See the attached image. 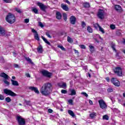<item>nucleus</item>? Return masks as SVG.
I'll return each mask as SVG.
<instances>
[{
	"mask_svg": "<svg viewBox=\"0 0 125 125\" xmlns=\"http://www.w3.org/2000/svg\"><path fill=\"white\" fill-rule=\"evenodd\" d=\"M51 86H52V85L50 83H44L41 88L40 91L41 93H42V95L47 96V95H49V93H50Z\"/></svg>",
	"mask_w": 125,
	"mask_h": 125,
	"instance_id": "nucleus-1",
	"label": "nucleus"
},
{
	"mask_svg": "<svg viewBox=\"0 0 125 125\" xmlns=\"http://www.w3.org/2000/svg\"><path fill=\"white\" fill-rule=\"evenodd\" d=\"M6 21L10 24H13L15 22V16L13 14L9 13L7 15L6 18Z\"/></svg>",
	"mask_w": 125,
	"mask_h": 125,
	"instance_id": "nucleus-2",
	"label": "nucleus"
},
{
	"mask_svg": "<svg viewBox=\"0 0 125 125\" xmlns=\"http://www.w3.org/2000/svg\"><path fill=\"white\" fill-rule=\"evenodd\" d=\"M113 71L114 74L117 75L118 77H122V76H123V70L122 69V67H116L113 69Z\"/></svg>",
	"mask_w": 125,
	"mask_h": 125,
	"instance_id": "nucleus-3",
	"label": "nucleus"
},
{
	"mask_svg": "<svg viewBox=\"0 0 125 125\" xmlns=\"http://www.w3.org/2000/svg\"><path fill=\"white\" fill-rule=\"evenodd\" d=\"M17 121L19 125H26V121L25 120V119L22 118V116L20 115L17 116Z\"/></svg>",
	"mask_w": 125,
	"mask_h": 125,
	"instance_id": "nucleus-4",
	"label": "nucleus"
},
{
	"mask_svg": "<svg viewBox=\"0 0 125 125\" xmlns=\"http://www.w3.org/2000/svg\"><path fill=\"white\" fill-rule=\"evenodd\" d=\"M41 74L43 76V77H46V78H50L52 76V73L48 72V71L46 70H42L41 71Z\"/></svg>",
	"mask_w": 125,
	"mask_h": 125,
	"instance_id": "nucleus-5",
	"label": "nucleus"
},
{
	"mask_svg": "<svg viewBox=\"0 0 125 125\" xmlns=\"http://www.w3.org/2000/svg\"><path fill=\"white\" fill-rule=\"evenodd\" d=\"M111 83H113L115 85V86H116L117 87H119L120 85H121V83H120V81L118 80V79L116 78H112L111 79Z\"/></svg>",
	"mask_w": 125,
	"mask_h": 125,
	"instance_id": "nucleus-6",
	"label": "nucleus"
},
{
	"mask_svg": "<svg viewBox=\"0 0 125 125\" xmlns=\"http://www.w3.org/2000/svg\"><path fill=\"white\" fill-rule=\"evenodd\" d=\"M98 102L101 109H103L104 110L107 109V104H106V103L104 102V100H100Z\"/></svg>",
	"mask_w": 125,
	"mask_h": 125,
	"instance_id": "nucleus-7",
	"label": "nucleus"
},
{
	"mask_svg": "<svg viewBox=\"0 0 125 125\" xmlns=\"http://www.w3.org/2000/svg\"><path fill=\"white\" fill-rule=\"evenodd\" d=\"M3 92L5 94H6L7 95H9L10 96H16V94H15L11 90L8 89H4Z\"/></svg>",
	"mask_w": 125,
	"mask_h": 125,
	"instance_id": "nucleus-8",
	"label": "nucleus"
},
{
	"mask_svg": "<svg viewBox=\"0 0 125 125\" xmlns=\"http://www.w3.org/2000/svg\"><path fill=\"white\" fill-rule=\"evenodd\" d=\"M97 17L98 18H99V19H101V20L104 19V10L100 9L98 12Z\"/></svg>",
	"mask_w": 125,
	"mask_h": 125,
	"instance_id": "nucleus-9",
	"label": "nucleus"
},
{
	"mask_svg": "<svg viewBox=\"0 0 125 125\" xmlns=\"http://www.w3.org/2000/svg\"><path fill=\"white\" fill-rule=\"evenodd\" d=\"M37 5L39 6L41 10L43 11V12H45L46 8H47V6L44 5L42 3L38 2L37 3Z\"/></svg>",
	"mask_w": 125,
	"mask_h": 125,
	"instance_id": "nucleus-10",
	"label": "nucleus"
},
{
	"mask_svg": "<svg viewBox=\"0 0 125 125\" xmlns=\"http://www.w3.org/2000/svg\"><path fill=\"white\" fill-rule=\"evenodd\" d=\"M114 9L119 13H122V12H124V10L123 9V8H122V6H121V5H115Z\"/></svg>",
	"mask_w": 125,
	"mask_h": 125,
	"instance_id": "nucleus-11",
	"label": "nucleus"
},
{
	"mask_svg": "<svg viewBox=\"0 0 125 125\" xmlns=\"http://www.w3.org/2000/svg\"><path fill=\"white\" fill-rule=\"evenodd\" d=\"M31 32L34 34V39L36 40V41H40V37L39 36V33H38V31L35 30L34 28H31Z\"/></svg>",
	"mask_w": 125,
	"mask_h": 125,
	"instance_id": "nucleus-12",
	"label": "nucleus"
},
{
	"mask_svg": "<svg viewBox=\"0 0 125 125\" xmlns=\"http://www.w3.org/2000/svg\"><path fill=\"white\" fill-rule=\"evenodd\" d=\"M69 21L70 24H72V25H75L76 24V22H77V18L74 16H71L69 18Z\"/></svg>",
	"mask_w": 125,
	"mask_h": 125,
	"instance_id": "nucleus-13",
	"label": "nucleus"
},
{
	"mask_svg": "<svg viewBox=\"0 0 125 125\" xmlns=\"http://www.w3.org/2000/svg\"><path fill=\"white\" fill-rule=\"evenodd\" d=\"M29 88L30 89V90H32V91H34L35 93H37V94L40 93V91H39L38 88L36 87L30 86Z\"/></svg>",
	"mask_w": 125,
	"mask_h": 125,
	"instance_id": "nucleus-14",
	"label": "nucleus"
},
{
	"mask_svg": "<svg viewBox=\"0 0 125 125\" xmlns=\"http://www.w3.org/2000/svg\"><path fill=\"white\" fill-rule=\"evenodd\" d=\"M0 77H1V78H3L5 79V80H8L9 79V76H8V75H7L4 72H2L0 74Z\"/></svg>",
	"mask_w": 125,
	"mask_h": 125,
	"instance_id": "nucleus-15",
	"label": "nucleus"
},
{
	"mask_svg": "<svg viewBox=\"0 0 125 125\" xmlns=\"http://www.w3.org/2000/svg\"><path fill=\"white\" fill-rule=\"evenodd\" d=\"M58 86L61 88H63V87H66L67 86V83L62 82L58 83Z\"/></svg>",
	"mask_w": 125,
	"mask_h": 125,
	"instance_id": "nucleus-16",
	"label": "nucleus"
},
{
	"mask_svg": "<svg viewBox=\"0 0 125 125\" xmlns=\"http://www.w3.org/2000/svg\"><path fill=\"white\" fill-rule=\"evenodd\" d=\"M0 36H5V30L3 28L0 26Z\"/></svg>",
	"mask_w": 125,
	"mask_h": 125,
	"instance_id": "nucleus-17",
	"label": "nucleus"
},
{
	"mask_svg": "<svg viewBox=\"0 0 125 125\" xmlns=\"http://www.w3.org/2000/svg\"><path fill=\"white\" fill-rule=\"evenodd\" d=\"M56 17L58 20H60L62 18V14L60 12H57L56 14Z\"/></svg>",
	"mask_w": 125,
	"mask_h": 125,
	"instance_id": "nucleus-18",
	"label": "nucleus"
},
{
	"mask_svg": "<svg viewBox=\"0 0 125 125\" xmlns=\"http://www.w3.org/2000/svg\"><path fill=\"white\" fill-rule=\"evenodd\" d=\"M41 38H42V40H43V41L45 42V43H46L48 45H50V46H51V44L50 43V42H48V41H47V40L45 38H44L42 36H41Z\"/></svg>",
	"mask_w": 125,
	"mask_h": 125,
	"instance_id": "nucleus-19",
	"label": "nucleus"
},
{
	"mask_svg": "<svg viewBox=\"0 0 125 125\" xmlns=\"http://www.w3.org/2000/svg\"><path fill=\"white\" fill-rule=\"evenodd\" d=\"M110 46L111 48H112L113 50L114 51H115V52H117V49H116V44L114 42H112L110 44Z\"/></svg>",
	"mask_w": 125,
	"mask_h": 125,
	"instance_id": "nucleus-20",
	"label": "nucleus"
},
{
	"mask_svg": "<svg viewBox=\"0 0 125 125\" xmlns=\"http://www.w3.org/2000/svg\"><path fill=\"white\" fill-rule=\"evenodd\" d=\"M61 7L65 11H69V7H68V6H67L66 5L62 4Z\"/></svg>",
	"mask_w": 125,
	"mask_h": 125,
	"instance_id": "nucleus-21",
	"label": "nucleus"
},
{
	"mask_svg": "<svg viewBox=\"0 0 125 125\" xmlns=\"http://www.w3.org/2000/svg\"><path fill=\"white\" fill-rule=\"evenodd\" d=\"M116 36L118 37H122V30L118 29L116 31Z\"/></svg>",
	"mask_w": 125,
	"mask_h": 125,
	"instance_id": "nucleus-22",
	"label": "nucleus"
},
{
	"mask_svg": "<svg viewBox=\"0 0 125 125\" xmlns=\"http://www.w3.org/2000/svg\"><path fill=\"white\" fill-rule=\"evenodd\" d=\"M83 6L85 8H88L90 7V5L89 4V2H85L83 3Z\"/></svg>",
	"mask_w": 125,
	"mask_h": 125,
	"instance_id": "nucleus-23",
	"label": "nucleus"
},
{
	"mask_svg": "<svg viewBox=\"0 0 125 125\" xmlns=\"http://www.w3.org/2000/svg\"><path fill=\"white\" fill-rule=\"evenodd\" d=\"M32 12L35 13V14H39V10L37 9L36 7H32L31 8Z\"/></svg>",
	"mask_w": 125,
	"mask_h": 125,
	"instance_id": "nucleus-24",
	"label": "nucleus"
},
{
	"mask_svg": "<svg viewBox=\"0 0 125 125\" xmlns=\"http://www.w3.org/2000/svg\"><path fill=\"white\" fill-rule=\"evenodd\" d=\"M37 51L39 53H42V45H40L38 48H37Z\"/></svg>",
	"mask_w": 125,
	"mask_h": 125,
	"instance_id": "nucleus-25",
	"label": "nucleus"
},
{
	"mask_svg": "<svg viewBox=\"0 0 125 125\" xmlns=\"http://www.w3.org/2000/svg\"><path fill=\"white\" fill-rule=\"evenodd\" d=\"M89 50H90V52H91V53L94 52L95 48L93 45H89Z\"/></svg>",
	"mask_w": 125,
	"mask_h": 125,
	"instance_id": "nucleus-26",
	"label": "nucleus"
},
{
	"mask_svg": "<svg viewBox=\"0 0 125 125\" xmlns=\"http://www.w3.org/2000/svg\"><path fill=\"white\" fill-rule=\"evenodd\" d=\"M89 117L90 118H91V119H94V118H95V117H96V113L95 112H92V113H90L89 114Z\"/></svg>",
	"mask_w": 125,
	"mask_h": 125,
	"instance_id": "nucleus-27",
	"label": "nucleus"
},
{
	"mask_svg": "<svg viewBox=\"0 0 125 125\" xmlns=\"http://www.w3.org/2000/svg\"><path fill=\"white\" fill-rule=\"evenodd\" d=\"M68 113L69 114V115H70V116H71V117H73V118H74L75 117V113H74V112L71 110H69L68 111Z\"/></svg>",
	"mask_w": 125,
	"mask_h": 125,
	"instance_id": "nucleus-28",
	"label": "nucleus"
},
{
	"mask_svg": "<svg viewBox=\"0 0 125 125\" xmlns=\"http://www.w3.org/2000/svg\"><path fill=\"white\" fill-rule=\"evenodd\" d=\"M71 94L70 95H76L77 94V92H76V90L72 89L70 90Z\"/></svg>",
	"mask_w": 125,
	"mask_h": 125,
	"instance_id": "nucleus-29",
	"label": "nucleus"
},
{
	"mask_svg": "<svg viewBox=\"0 0 125 125\" xmlns=\"http://www.w3.org/2000/svg\"><path fill=\"white\" fill-rule=\"evenodd\" d=\"M87 32H88V33H92V32H93L92 28L89 26H88L87 27Z\"/></svg>",
	"mask_w": 125,
	"mask_h": 125,
	"instance_id": "nucleus-30",
	"label": "nucleus"
},
{
	"mask_svg": "<svg viewBox=\"0 0 125 125\" xmlns=\"http://www.w3.org/2000/svg\"><path fill=\"white\" fill-rule=\"evenodd\" d=\"M93 26L95 28V29L97 30V29H98V28L100 27V25H99V24H98V23H95L93 24Z\"/></svg>",
	"mask_w": 125,
	"mask_h": 125,
	"instance_id": "nucleus-31",
	"label": "nucleus"
},
{
	"mask_svg": "<svg viewBox=\"0 0 125 125\" xmlns=\"http://www.w3.org/2000/svg\"><path fill=\"white\" fill-rule=\"evenodd\" d=\"M67 42L70 43H73V39L71 38L69 36L67 37Z\"/></svg>",
	"mask_w": 125,
	"mask_h": 125,
	"instance_id": "nucleus-32",
	"label": "nucleus"
},
{
	"mask_svg": "<svg viewBox=\"0 0 125 125\" xmlns=\"http://www.w3.org/2000/svg\"><path fill=\"white\" fill-rule=\"evenodd\" d=\"M25 60H26V61H27L29 63H31V64H33V62H32V60H31V59H30V58L25 57Z\"/></svg>",
	"mask_w": 125,
	"mask_h": 125,
	"instance_id": "nucleus-33",
	"label": "nucleus"
},
{
	"mask_svg": "<svg viewBox=\"0 0 125 125\" xmlns=\"http://www.w3.org/2000/svg\"><path fill=\"white\" fill-rule=\"evenodd\" d=\"M62 18L64 21H67V14L63 13L62 14Z\"/></svg>",
	"mask_w": 125,
	"mask_h": 125,
	"instance_id": "nucleus-34",
	"label": "nucleus"
},
{
	"mask_svg": "<svg viewBox=\"0 0 125 125\" xmlns=\"http://www.w3.org/2000/svg\"><path fill=\"white\" fill-rule=\"evenodd\" d=\"M103 120H106V121H108L109 120V116L107 115H104L103 116Z\"/></svg>",
	"mask_w": 125,
	"mask_h": 125,
	"instance_id": "nucleus-35",
	"label": "nucleus"
},
{
	"mask_svg": "<svg viewBox=\"0 0 125 125\" xmlns=\"http://www.w3.org/2000/svg\"><path fill=\"white\" fill-rule=\"evenodd\" d=\"M99 31L101 32L103 34H105V31H104V29L101 27V26H99Z\"/></svg>",
	"mask_w": 125,
	"mask_h": 125,
	"instance_id": "nucleus-36",
	"label": "nucleus"
},
{
	"mask_svg": "<svg viewBox=\"0 0 125 125\" xmlns=\"http://www.w3.org/2000/svg\"><path fill=\"white\" fill-rule=\"evenodd\" d=\"M46 36L49 38V39H51L52 38V36H51L50 34H49V32L47 31L45 33Z\"/></svg>",
	"mask_w": 125,
	"mask_h": 125,
	"instance_id": "nucleus-37",
	"label": "nucleus"
},
{
	"mask_svg": "<svg viewBox=\"0 0 125 125\" xmlns=\"http://www.w3.org/2000/svg\"><path fill=\"white\" fill-rule=\"evenodd\" d=\"M58 47H59V48H61V49H62V50H63V51H65V50H66L65 48H64L62 45H58Z\"/></svg>",
	"mask_w": 125,
	"mask_h": 125,
	"instance_id": "nucleus-38",
	"label": "nucleus"
},
{
	"mask_svg": "<svg viewBox=\"0 0 125 125\" xmlns=\"http://www.w3.org/2000/svg\"><path fill=\"white\" fill-rule=\"evenodd\" d=\"M5 100L6 102H7L8 103H9V102H11V99L9 97H7L5 99Z\"/></svg>",
	"mask_w": 125,
	"mask_h": 125,
	"instance_id": "nucleus-39",
	"label": "nucleus"
},
{
	"mask_svg": "<svg viewBox=\"0 0 125 125\" xmlns=\"http://www.w3.org/2000/svg\"><path fill=\"white\" fill-rule=\"evenodd\" d=\"M107 91L108 93H111V92H113V91H114V90H113V88H108L107 89Z\"/></svg>",
	"mask_w": 125,
	"mask_h": 125,
	"instance_id": "nucleus-40",
	"label": "nucleus"
},
{
	"mask_svg": "<svg viewBox=\"0 0 125 125\" xmlns=\"http://www.w3.org/2000/svg\"><path fill=\"white\" fill-rule=\"evenodd\" d=\"M110 27L111 30H115V29H116V26L114 24H111Z\"/></svg>",
	"mask_w": 125,
	"mask_h": 125,
	"instance_id": "nucleus-41",
	"label": "nucleus"
},
{
	"mask_svg": "<svg viewBox=\"0 0 125 125\" xmlns=\"http://www.w3.org/2000/svg\"><path fill=\"white\" fill-rule=\"evenodd\" d=\"M7 79H5L3 80L4 83L7 85H9L10 83L8 81H6Z\"/></svg>",
	"mask_w": 125,
	"mask_h": 125,
	"instance_id": "nucleus-42",
	"label": "nucleus"
},
{
	"mask_svg": "<svg viewBox=\"0 0 125 125\" xmlns=\"http://www.w3.org/2000/svg\"><path fill=\"white\" fill-rule=\"evenodd\" d=\"M86 26V24H85V22L84 21H82V27L83 29L84 27Z\"/></svg>",
	"mask_w": 125,
	"mask_h": 125,
	"instance_id": "nucleus-43",
	"label": "nucleus"
},
{
	"mask_svg": "<svg viewBox=\"0 0 125 125\" xmlns=\"http://www.w3.org/2000/svg\"><path fill=\"white\" fill-rule=\"evenodd\" d=\"M61 93L62 94H66L67 93V90H64V89H62L61 90Z\"/></svg>",
	"mask_w": 125,
	"mask_h": 125,
	"instance_id": "nucleus-44",
	"label": "nucleus"
},
{
	"mask_svg": "<svg viewBox=\"0 0 125 125\" xmlns=\"http://www.w3.org/2000/svg\"><path fill=\"white\" fill-rule=\"evenodd\" d=\"M39 25L40 27H41V28H43V27H44V25H43V24H42V21L39 22Z\"/></svg>",
	"mask_w": 125,
	"mask_h": 125,
	"instance_id": "nucleus-45",
	"label": "nucleus"
},
{
	"mask_svg": "<svg viewBox=\"0 0 125 125\" xmlns=\"http://www.w3.org/2000/svg\"><path fill=\"white\" fill-rule=\"evenodd\" d=\"M11 82H12V83L13 85H16V81H14L12 79L11 80Z\"/></svg>",
	"mask_w": 125,
	"mask_h": 125,
	"instance_id": "nucleus-46",
	"label": "nucleus"
},
{
	"mask_svg": "<svg viewBox=\"0 0 125 125\" xmlns=\"http://www.w3.org/2000/svg\"><path fill=\"white\" fill-rule=\"evenodd\" d=\"M24 102L26 103V105H30V104L31 103L30 101H27L26 100H24Z\"/></svg>",
	"mask_w": 125,
	"mask_h": 125,
	"instance_id": "nucleus-47",
	"label": "nucleus"
},
{
	"mask_svg": "<svg viewBox=\"0 0 125 125\" xmlns=\"http://www.w3.org/2000/svg\"><path fill=\"white\" fill-rule=\"evenodd\" d=\"M81 94L84 95L85 97H88V95L85 92H82Z\"/></svg>",
	"mask_w": 125,
	"mask_h": 125,
	"instance_id": "nucleus-48",
	"label": "nucleus"
},
{
	"mask_svg": "<svg viewBox=\"0 0 125 125\" xmlns=\"http://www.w3.org/2000/svg\"><path fill=\"white\" fill-rule=\"evenodd\" d=\"M80 46L82 48V49H85L86 48L85 45L83 44L80 45Z\"/></svg>",
	"mask_w": 125,
	"mask_h": 125,
	"instance_id": "nucleus-49",
	"label": "nucleus"
},
{
	"mask_svg": "<svg viewBox=\"0 0 125 125\" xmlns=\"http://www.w3.org/2000/svg\"><path fill=\"white\" fill-rule=\"evenodd\" d=\"M48 113L52 114V113H53V110L51 108H49L48 109Z\"/></svg>",
	"mask_w": 125,
	"mask_h": 125,
	"instance_id": "nucleus-50",
	"label": "nucleus"
},
{
	"mask_svg": "<svg viewBox=\"0 0 125 125\" xmlns=\"http://www.w3.org/2000/svg\"><path fill=\"white\" fill-rule=\"evenodd\" d=\"M0 100H4V96L1 94H0Z\"/></svg>",
	"mask_w": 125,
	"mask_h": 125,
	"instance_id": "nucleus-51",
	"label": "nucleus"
},
{
	"mask_svg": "<svg viewBox=\"0 0 125 125\" xmlns=\"http://www.w3.org/2000/svg\"><path fill=\"white\" fill-rule=\"evenodd\" d=\"M30 20L29 19H25L24 20L25 23H29Z\"/></svg>",
	"mask_w": 125,
	"mask_h": 125,
	"instance_id": "nucleus-52",
	"label": "nucleus"
},
{
	"mask_svg": "<svg viewBox=\"0 0 125 125\" xmlns=\"http://www.w3.org/2000/svg\"><path fill=\"white\" fill-rule=\"evenodd\" d=\"M3 1L7 3H10V2H11V1H10V0H3Z\"/></svg>",
	"mask_w": 125,
	"mask_h": 125,
	"instance_id": "nucleus-53",
	"label": "nucleus"
},
{
	"mask_svg": "<svg viewBox=\"0 0 125 125\" xmlns=\"http://www.w3.org/2000/svg\"><path fill=\"white\" fill-rule=\"evenodd\" d=\"M16 11L18 13H22V11H21V10H20V9H18L17 8L16 9Z\"/></svg>",
	"mask_w": 125,
	"mask_h": 125,
	"instance_id": "nucleus-54",
	"label": "nucleus"
},
{
	"mask_svg": "<svg viewBox=\"0 0 125 125\" xmlns=\"http://www.w3.org/2000/svg\"><path fill=\"white\" fill-rule=\"evenodd\" d=\"M105 80L106 81V82H107V83H110V78L106 77L105 78Z\"/></svg>",
	"mask_w": 125,
	"mask_h": 125,
	"instance_id": "nucleus-55",
	"label": "nucleus"
},
{
	"mask_svg": "<svg viewBox=\"0 0 125 125\" xmlns=\"http://www.w3.org/2000/svg\"><path fill=\"white\" fill-rule=\"evenodd\" d=\"M68 103H69V104H73V100L72 99L69 100Z\"/></svg>",
	"mask_w": 125,
	"mask_h": 125,
	"instance_id": "nucleus-56",
	"label": "nucleus"
},
{
	"mask_svg": "<svg viewBox=\"0 0 125 125\" xmlns=\"http://www.w3.org/2000/svg\"><path fill=\"white\" fill-rule=\"evenodd\" d=\"M25 76H26L27 78H31V75H30V74H29V73H26V74H25Z\"/></svg>",
	"mask_w": 125,
	"mask_h": 125,
	"instance_id": "nucleus-57",
	"label": "nucleus"
},
{
	"mask_svg": "<svg viewBox=\"0 0 125 125\" xmlns=\"http://www.w3.org/2000/svg\"><path fill=\"white\" fill-rule=\"evenodd\" d=\"M89 103L90 105H93V103L92 102V101L90 100H89Z\"/></svg>",
	"mask_w": 125,
	"mask_h": 125,
	"instance_id": "nucleus-58",
	"label": "nucleus"
},
{
	"mask_svg": "<svg viewBox=\"0 0 125 125\" xmlns=\"http://www.w3.org/2000/svg\"><path fill=\"white\" fill-rule=\"evenodd\" d=\"M65 2H66V3H68V4H70V1L68 0H65Z\"/></svg>",
	"mask_w": 125,
	"mask_h": 125,
	"instance_id": "nucleus-59",
	"label": "nucleus"
},
{
	"mask_svg": "<svg viewBox=\"0 0 125 125\" xmlns=\"http://www.w3.org/2000/svg\"><path fill=\"white\" fill-rule=\"evenodd\" d=\"M87 75L89 77V78H91V75H90V73H89V72L87 73Z\"/></svg>",
	"mask_w": 125,
	"mask_h": 125,
	"instance_id": "nucleus-60",
	"label": "nucleus"
},
{
	"mask_svg": "<svg viewBox=\"0 0 125 125\" xmlns=\"http://www.w3.org/2000/svg\"><path fill=\"white\" fill-rule=\"evenodd\" d=\"M74 52L75 53H79V52L78 51V50L74 49Z\"/></svg>",
	"mask_w": 125,
	"mask_h": 125,
	"instance_id": "nucleus-61",
	"label": "nucleus"
},
{
	"mask_svg": "<svg viewBox=\"0 0 125 125\" xmlns=\"http://www.w3.org/2000/svg\"><path fill=\"white\" fill-rule=\"evenodd\" d=\"M95 42H98V43L99 42V41L98 40H97V39H95Z\"/></svg>",
	"mask_w": 125,
	"mask_h": 125,
	"instance_id": "nucleus-62",
	"label": "nucleus"
},
{
	"mask_svg": "<svg viewBox=\"0 0 125 125\" xmlns=\"http://www.w3.org/2000/svg\"><path fill=\"white\" fill-rule=\"evenodd\" d=\"M123 43H124V44L125 45V39H124V41L123 42Z\"/></svg>",
	"mask_w": 125,
	"mask_h": 125,
	"instance_id": "nucleus-63",
	"label": "nucleus"
},
{
	"mask_svg": "<svg viewBox=\"0 0 125 125\" xmlns=\"http://www.w3.org/2000/svg\"><path fill=\"white\" fill-rule=\"evenodd\" d=\"M123 97L125 98V92L123 93Z\"/></svg>",
	"mask_w": 125,
	"mask_h": 125,
	"instance_id": "nucleus-64",
	"label": "nucleus"
}]
</instances>
